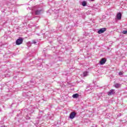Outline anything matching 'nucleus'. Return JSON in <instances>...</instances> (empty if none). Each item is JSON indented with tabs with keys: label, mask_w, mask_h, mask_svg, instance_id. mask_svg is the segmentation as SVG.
<instances>
[{
	"label": "nucleus",
	"mask_w": 127,
	"mask_h": 127,
	"mask_svg": "<svg viewBox=\"0 0 127 127\" xmlns=\"http://www.w3.org/2000/svg\"><path fill=\"white\" fill-rule=\"evenodd\" d=\"M117 18L118 20H121L122 19V13L121 12L117 13Z\"/></svg>",
	"instance_id": "0eeeda50"
},
{
	"label": "nucleus",
	"mask_w": 127,
	"mask_h": 127,
	"mask_svg": "<svg viewBox=\"0 0 127 127\" xmlns=\"http://www.w3.org/2000/svg\"><path fill=\"white\" fill-rule=\"evenodd\" d=\"M32 9L35 11V14L36 15H39L42 12V9L37 6H35Z\"/></svg>",
	"instance_id": "f257e3e1"
},
{
	"label": "nucleus",
	"mask_w": 127,
	"mask_h": 127,
	"mask_svg": "<svg viewBox=\"0 0 127 127\" xmlns=\"http://www.w3.org/2000/svg\"><path fill=\"white\" fill-rule=\"evenodd\" d=\"M77 115V113L75 112H72L69 115V119H71V120H73L75 117H76V115Z\"/></svg>",
	"instance_id": "7ed1b4c3"
},
{
	"label": "nucleus",
	"mask_w": 127,
	"mask_h": 127,
	"mask_svg": "<svg viewBox=\"0 0 127 127\" xmlns=\"http://www.w3.org/2000/svg\"><path fill=\"white\" fill-rule=\"evenodd\" d=\"M123 74H124V73L122 71H120L119 73V75L120 76H122V75H123Z\"/></svg>",
	"instance_id": "ddd939ff"
},
{
	"label": "nucleus",
	"mask_w": 127,
	"mask_h": 127,
	"mask_svg": "<svg viewBox=\"0 0 127 127\" xmlns=\"http://www.w3.org/2000/svg\"><path fill=\"white\" fill-rule=\"evenodd\" d=\"M82 5L83 6H86V5H87V2H86L85 1H83L82 2Z\"/></svg>",
	"instance_id": "9d476101"
},
{
	"label": "nucleus",
	"mask_w": 127,
	"mask_h": 127,
	"mask_svg": "<svg viewBox=\"0 0 127 127\" xmlns=\"http://www.w3.org/2000/svg\"><path fill=\"white\" fill-rule=\"evenodd\" d=\"M32 43H33V44H36V41H35V40H33Z\"/></svg>",
	"instance_id": "4468645a"
},
{
	"label": "nucleus",
	"mask_w": 127,
	"mask_h": 127,
	"mask_svg": "<svg viewBox=\"0 0 127 127\" xmlns=\"http://www.w3.org/2000/svg\"><path fill=\"white\" fill-rule=\"evenodd\" d=\"M106 62H107V60L106 59L102 58L100 61V65H104Z\"/></svg>",
	"instance_id": "39448f33"
},
{
	"label": "nucleus",
	"mask_w": 127,
	"mask_h": 127,
	"mask_svg": "<svg viewBox=\"0 0 127 127\" xmlns=\"http://www.w3.org/2000/svg\"><path fill=\"white\" fill-rule=\"evenodd\" d=\"M106 30H107V28H100L99 30H98V33H99V34H102V33H104Z\"/></svg>",
	"instance_id": "20e7f679"
},
{
	"label": "nucleus",
	"mask_w": 127,
	"mask_h": 127,
	"mask_svg": "<svg viewBox=\"0 0 127 127\" xmlns=\"http://www.w3.org/2000/svg\"><path fill=\"white\" fill-rule=\"evenodd\" d=\"M83 75L84 77H86V76H88V72L87 71H84L83 72Z\"/></svg>",
	"instance_id": "9b49d317"
},
{
	"label": "nucleus",
	"mask_w": 127,
	"mask_h": 127,
	"mask_svg": "<svg viewBox=\"0 0 127 127\" xmlns=\"http://www.w3.org/2000/svg\"><path fill=\"white\" fill-rule=\"evenodd\" d=\"M121 86H122V85L121 84L119 83H117L114 85L115 88H117V89L119 88H121Z\"/></svg>",
	"instance_id": "6e6552de"
},
{
	"label": "nucleus",
	"mask_w": 127,
	"mask_h": 127,
	"mask_svg": "<svg viewBox=\"0 0 127 127\" xmlns=\"http://www.w3.org/2000/svg\"><path fill=\"white\" fill-rule=\"evenodd\" d=\"M115 90L111 89L108 92V96H112V95H114L115 94Z\"/></svg>",
	"instance_id": "423d86ee"
},
{
	"label": "nucleus",
	"mask_w": 127,
	"mask_h": 127,
	"mask_svg": "<svg viewBox=\"0 0 127 127\" xmlns=\"http://www.w3.org/2000/svg\"><path fill=\"white\" fill-rule=\"evenodd\" d=\"M78 97L79 94L78 93L74 94L72 95V98H73V99H77Z\"/></svg>",
	"instance_id": "1a4fd4ad"
},
{
	"label": "nucleus",
	"mask_w": 127,
	"mask_h": 127,
	"mask_svg": "<svg viewBox=\"0 0 127 127\" xmlns=\"http://www.w3.org/2000/svg\"><path fill=\"white\" fill-rule=\"evenodd\" d=\"M22 42H23V39L19 38L16 41V45H20L22 44Z\"/></svg>",
	"instance_id": "f03ea898"
},
{
	"label": "nucleus",
	"mask_w": 127,
	"mask_h": 127,
	"mask_svg": "<svg viewBox=\"0 0 127 127\" xmlns=\"http://www.w3.org/2000/svg\"><path fill=\"white\" fill-rule=\"evenodd\" d=\"M122 33H123V34H126L127 33V30L123 31Z\"/></svg>",
	"instance_id": "f8f14e48"
}]
</instances>
